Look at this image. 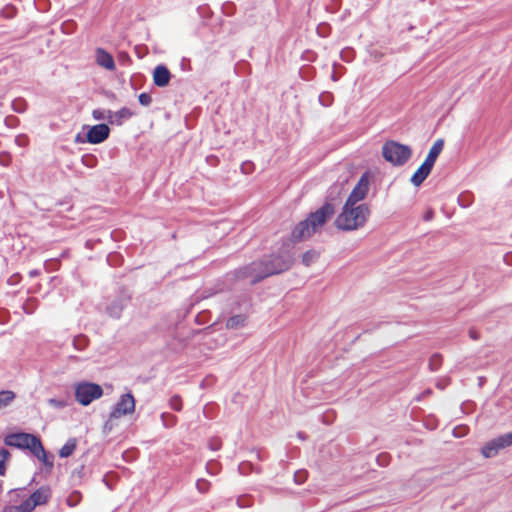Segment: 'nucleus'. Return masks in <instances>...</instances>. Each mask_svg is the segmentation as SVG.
<instances>
[{
	"mask_svg": "<svg viewBox=\"0 0 512 512\" xmlns=\"http://www.w3.org/2000/svg\"><path fill=\"white\" fill-rule=\"evenodd\" d=\"M170 406L173 410L175 411H180L182 409V403H181V399L180 397L178 396H173L171 399H170Z\"/></svg>",
	"mask_w": 512,
	"mask_h": 512,
	"instance_id": "c85d7f7f",
	"label": "nucleus"
},
{
	"mask_svg": "<svg viewBox=\"0 0 512 512\" xmlns=\"http://www.w3.org/2000/svg\"><path fill=\"white\" fill-rule=\"evenodd\" d=\"M20 140H21V137H17V138H16V142H17V143H20Z\"/></svg>",
	"mask_w": 512,
	"mask_h": 512,
	"instance_id": "37998d69",
	"label": "nucleus"
},
{
	"mask_svg": "<svg viewBox=\"0 0 512 512\" xmlns=\"http://www.w3.org/2000/svg\"><path fill=\"white\" fill-rule=\"evenodd\" d=\"M433 215H434L433 211H432L431 209H429V210H427V211L425 212V214L423 215V219H424L425 221H430V220L433 218Z\"/></svg>",
	"mask_w": 512,
	"mask_h": 512,
	"instance_id": "f704fd0d",
	"label": "nucleus"
},
{
	"mask_svg": "<svg viewBox=\"0 0 512 512\" xmlns=\"http://www.w3.org/2000/svg\"><path fill=\"white\" fill-rule=\"evenodd\" d=\"M432 168L433 167H431L423 162L422 165L412 175V177L410 179L411 183L416 187L420 186L424 182V180L428 177Z\"/></svg>",
	"mask_w": 512,
	"mask_h": 512,
	"instance_id": "ddd939ff",
	"label": "nucleus"
},
{
	"mask_svg": "<svg viewBox=\"0 0 512 512\" xmlns=\"http://www.w3.org/2000/svg\"><path fill=\"white\" fill-rule=\"evenodd\" d=\"M292 256L285 252L281 255L271 256L259 262H253L238 272V277L249 279L251 284L268 276L288 270L292 265Z\"/></svg>",
	"mask_w": 512,
	"mask_h": 512,
	"instance_id": "f257e3e1",
	"label": "nucleus"
},
{
	"mask_svg": "<svg viewBox=\"0 0 512 512\" xmlns=\"http://www.w3.org/2000/svg\"><path fill=\"white\" fill-rule=\"evenodd\" d=\"M79 342H85V337L80 336V337L76 338V339L74 340V345H75V347H77V348H78V343H79Z\"/></svg>",
	"mask_w": 512,
	"mask_h": 512,
	"instance_id": "58836bf2",
	"label": "nucleus"
},
{
	"mask_svg": "<svg viewBox=\"0 0 512 512\" xmlns=\"http://www.w3.org/2000/svg\"><path fill=\"white\" fill-rule=\"evenodd\" d=\"M96 63L110 71L115 69V62L112 55L102 48L96 49Z\"/></svg>",
	"mask_w": 512,
	"mask_h": 512,
	"instance_id": "f8f14e48",
	"label": "nucleus"
},
{
	"mask_svg": "<svg viewBox=\"0 0 512 512\" xmlns=\"http://www.w3.org/2000/svg\"><path fill=\"white\" fill-rule=\"evenodd\" d=\"M111 110L107 109H95L92 112V116L95 120H107L110 123Z\"/></svg>",
	"mask_w": 512,
	"mask_h": 512,
	"instance_id": "393cba45",
	"label": "nucleus"
},
{
	"mask_svg": "<svg viewBox=\"0 0 512 512\" xmlns=\"http://www.w3.org/2000/svg\"><path fill=\"white\" fill-rule=\"evenodd\" d=\"M128 300V298H121L120 300L111 303V305L107 308L109 315L114 318H119Z\"/></svg>",
	"mask_w": 512,
	"mask_h": 512,
	"instance_id": "f3484780",
	"label": "nucleus"
},
{
	"mask_svg": "<svg viewBox=\"0 0 512 512\" xmlns=\"http://www.w3.org/2000/svg\"><path fill=\"white\" fill-rule=\"evenodd\" d=\"M319 257V254L315 250H309L305 252L302 256V263L305 266H310L312 263H314Z\"/></svg>",
	"mask_w": 512,
	"mask_h": 512,
	"instance_id": "5701e85b",
	"label": "nucleus"
},
{
	"mask_svg": "<svg viewBox=\"0 0 512 512\" xmlns=\"http://www.w3.org/2000/svg\"><path fill=\"white\" fill-rule=\"evenodd\" d=\"M369 186H370V180H369V176H368V173H364L358 183L356 184V186L354 187V189L351 191L348 199L346 200V203H349V205H358L360 201H362L368 191H369Z\"/></svg>",
	"mask_w": 512,
	"mask_h": 512,
	"instance_id": "6e6552de",
	"label": "nucleus"
},
{
	"mask_svg": "<svg viewBox=\"0 0 512 512\" xmlns=\"http://www.w3.org/2000/svg\"><path fill=\"white\" fill-rule=\"evenodd\" d=\"M77 446V440L75 438H70L59 450V456L61 458H67L71 456Z\"/></svg>",
	"mask_w": 512,
	"mask_h": 512,
	"instance_id": "a211bd4d",
	"label": "nucleus"
},
{
	"mask_svg": "<svg viewBox=\"0 0 512 512\" xmlns=\"http://www.w3.org/2000/svg\"><path fill=\"white\" fill-rule=\"evenodd\" d=\"M494 441V444H496L500 450L509 447L512 445V433L500 435L494 438Z\"/></svg>",
	"mask_w": 512,
	"mask_h": 512,
	"instance_id": "aec40b11",
	"label": "nucleus"
},
{
	"mask_svg": "<svg viewBox=\"0 0 512 512\" xmlns=\"http://www.w3.org/2000/svg\"><path fill=\"white\" fill-rule=\"evenodd\" d=\"M10 457V453L6 449L0 450V475L3 476L6 471L5 462Z\"/></svg>",
	"mask_w": 512,
	"mask_h": 512,
	"instance_id": "bb28decb",
	"label": "nucleus"
},
{
	"mask_svg": "<svg viewBox=\"0 0 512 512\" xmlns=\"http://www.w3.org/2000/svg\"><path fill=\"white\" fill-rule=\"evenodd\" d=\"M3 512H31L30 511V504L26 503V501L24 500L19 505H8V506H5L4 509H3Z\"/></svg>",
	"mask_w": 512,
	"mask_h": 512,
	"instance_id": "4be33fe9",
	"label": "nucleus"
},
{
	"mask_svg": "<svg viewBox=\"0 0 512 512\" xmlns=\"http://www.w3.org/2000/svg\"><path fill=\"white\" fill-rule=\"evenodd\" d=\"M171 73L164 65H158L153 71V81L158 87H165L169 84Z\"/></svg>",
	"mask_w": 512,
	"mask_h": 512,
	"instance_id": "9b49d317",
	"label": "nucleus"
},
{
	"mask_svg": "<svg viewBox=\"0 0 512 512\" xmlns=\"http://www.w3.org/2000/svg\"><path fill=\"white\" fill-rule=\"evenodd\" d=\"M334 213V206L331 203H325L294 228L292 231L293 240L302 241L310 238L323 227Z\"/></svg>",
	"mask_w": 512,
	"mask_h": 512,
	"instance_id": "f03ea898",
	"label": "nucleus"
},
{
	"mask_svg": "<svg viewBox=\"0 0 512 512\" xmlns=\"http://www.w3.org/2000/svg\"><path fill=\"white\" fill-rule=\"evenodd\" d=\"M196 487H197L199 492L204 493V492H206L208 490L209 483L206 480H204V479H199L196 482Z\"/></svg>",
	"mask_w": 512,
	"mask_h": 512,
	"instance_id": "473e14b6",
	"label": "nucleus"
},
{
	"mask_svg": "<svg viewBox=\"0 0 512 512\" xmlns=\"http://www.w3.org/2000/svg\"><path fill=\"white\" fill-rule=\"evenodd\" d=\"M52 491L49 486H42L33 492L30 497L25 499L26 503L30 504V511L32 512L37 506L45 505L51 498Z\"/></svg>",
	"mask_w": 512,
	"mask_h": 512,
	"instance_id": "1a4fd4ad",
	"label": "nucleus"
},
{
	"mask_svg": "<svg viewBox=\"0 0 512 512\" xmlns=\"http://www.w3.org/2000/svg\"><path fill=\"white\" fill-rule=\"evenodd\" d=\"M39 461H41L45 466L51 468L53 467V456L49 457L47 452L45 451L41 441L37 443V445L33 448L31 452Z\"/></svg>",
	"mask_w": 512,
	"mask_h": 512,
	"instance_id": "dca6fc26",
	"label": "nucleus"
},
{
	"mask_svg": "<svg viewBox=\"0 0 512 512\" xmlns=\"http://www.w3.org/2000/svg\"><path fill=\"white\" fill-rule=\"evenodd\" d=\"M15 398V393L10 390L0 391V410L7 407Z\"/></svg>",
	"mask_w": 512,
	"mask_h": 512,
	"instance_id": "412c9836",
	"label": "nucleus"
},
{
	"mask_svg": "<svg viewBox=\"0 0 512 512\" xmlns=\"http://www.w3.org/2000/svg\"><path fill=\"white\" fill-rule=\"evenodd\" d=\"M377 460L381 465H383L387 461V455L381 454L378 456Z\"/></svg>",
	"mask_w": 512,
	"mask_h": 512,
	"instance_id": "e433bc0d",
	"label": "nucleus"
},
{
	"mask_svg": "<svg viewBox=\"0 0 512 512\" xmlns=\"http://www.w3.org/2000/svg\"><path fill=\"white\" fill-rule=\"evenodd\" d=\"M307 479V472L305 470H299L294 474V480L296 483L301 484Z\"/></svg>",
	"mask_w": 512,
	"mask_h": 512,
	"instance_id": "7c9ffc66",
	"label": "nucleus"
},
{
	"mask_svg": "<svg viewBox=\"0 0 512 512\" xmlns=\"http://www.w3.org/2000/svg\"><path fill=\"white\" fill-rule=\"evenodd\" d=\"M40 439L29 433H11L5 436L4 443L7 446L15 447L18 449H27L32 452L33 448L37 445Z\"/></svg>",
	"mask_w": 512,
	"mask_h": 512,
	"instance_id": "423d86ee",
	"label": "nucleus"
},
{
	"mask_svg": "<svg viewBox=\"0 0 512 512\" xmlns=\"http://www.w3.org/2000/svg\"><path fill=\"white\" fill-rule=\"evenodd\" d=\"M135 411V399L131 393L121 395L109 415V421L132 414Z\"/></svg>",
	"mask_w": 512,
	"mask_h": 512,
	"instance_id": "0eeeda50",
	"label": "nucleus"
},
{
	"mask_svg": "<svg viewBox=\"0 0 512 512\" xmlns=\"http://www.w3.org/2000/svg\"><path fill=\"white\" fill-rule=\"evenodd\" d=\"M48 403L50 406L58 408V409L64 408L67 405L66 401L55 399V398L49 399Z\"/></svg>",
	"mask_w": 512,
	"mask_h": 512,
	"instance_id": "2f4dec72",
	"label": "nucleus"
},
{
	"mask_svg": "<svg viewBox=\"0 0 512 512\" xmlns=\"http://www.w3.org/2000/svg\"><path fill=\"white\" fill-rule=\"evenodd\" d=\"M384 159L394 166L404 165L411 157V148L396 141H387L382 147Z\"/></svg>",
	"mask_w": 512,
	"mask_h": 512,
	"instance_id": "20e7f679",
	"label": "nucleus"
},
{
	"mask_svg": "<svg viewBox=\"0 0 512 512\" xmlns=\"http://www.w3.org/2000/svg\"><path fill=\"white\" fill-rule=\"evenodd\" d=\"M82 500V495L79 491H72L67 499H66V504L69 506V507H76Z\"/></svg>",
	"mask_w": 512,
	"mask_h": 512,
	"instance_id": "b1692460",
	"label": "nucleus"
},
{
	"mask_svg": "<svg viewBox=\"0 0 512 512\" xmlns=\"http://www.w3.org/2000/svg\"><path fill=\"white\" fill-rule=\"evenodd\" d=\"M103 395L100 385L91 382H80L75 385V398L83 406L89 405L92 401Z\"/></svg>",
	"mask_w": 512,
	"mask_h": 512,
	"instance_id": "39448f33",
	"label": "nucleus"
},
{
	"mask_svg": "<svg viewBox=\"0 0 512 512\" xmlns=\"http://www.w3.org/2000/svg\"><path fill=\"white\" fill-rule=\"evenodd\" d=\"M444 146V141L442 139H438L434 142L432 147L430 148L428 155L426 159L424 160V163L427 165L433 167L435 164L436 159L438 158L439 154L441 153Z\"/></svg>",
	"mask_w": 512,
	"mask_h": 512,
	"instance_id": "2eb2a0df",
	"label": "nucleus"
},
{
	"mask_svg": "<svg viewBox=\"0 0 512 512\" xmlns=\"http://www.w3.org/2000/svg\"><path fill=\"white\" fill-rule=\"evenodd\" d=\"M11 158L7 153H0V165L8 166L10 164Z\"/></svg>",
	"mask_w": 512,
	"mask_h": 512,
	"instance_id": "72a5a7b5",
	"label": "nucleus"
},
{
	"mask_svg": "<svg viewBox=\"0 0 512 512\" xmlns=\"http://www.w3.org/2000/svg\"><path fill=\"white\" fill-rule=\"evenodd\" d=\"M369 215L370 209L367 204L349 205L345 202L342 212L335 220V225L343 231L357 230L365 225Z\"/></svg>",
	"mask_w": 512,
	"mask_h": 512,
	"instance_id": "7ed1b4c3",
	"label": "nucleus"
},
{
	"mask_svg": "<svg viewBox=\"0 0 512 512\" xmlns=\"http://www.w3.org/2000/svg\"><path fill=\"white\" fill-rule=\"evenodd\" d=\"M110 129L106 124H98L89 127L86 138L91 144H99L109 137Z\"/></svg>",
	"mask_w": 512,
	"mask_h": 512,
	"instance_id": "9d476101",
	"label": "nucleus"
},
{
	"mask_svg": "<svg viewBox=\"0 0 512 512\" xmlns=\"http://www.w3.org/2000/svg\"><path fill=\"white\" fill-rule=\"evenodd\" d=\"M494 439L487 442L481 449V453L485 458H492L498 454L500 448L494 444Z\"/></svg>",
	"mask_w": 512,
	"mask_h": 512,
	"instance_id": "6ab92c4d",
	"label": "nucleus"
},
{
	"mask_svg": "<svg viewBox=\"0 0 512 512\" xmlns=\"http://www.w3.org/2000/svg\"><path fill=\"white\" fill-rule=\"evenodd\" d=\"M244 317L241 315L233 316L227 320L226 326L228 328H236L244 324Z\"/></svg>",
	"mask_w": 512,
	"mask_h": 512,
	"instance_id": "a878e982",
	"label": "nucleus"
},
{
	"mask_svg": "<svg viewBox=\"0 0 512 512\" xmlns=\"http://www.w3.org/2000/svg\"><path fill=\"white\" fill-rule=\"evenodd\" d=\"M20 109H21V106H18V108H16V107H15V110H16L17 112H20V111H21Z\"/></svg>",
	"mask_w": 512,
	"mask_h": 512,
	"instance_id": "a19ab883",
	"label": "nucleus"
},
{
	"mask_svg": "<svg viewBox=\"0 0 512 512\" xmlns=\"http://www.w3.org/2000/svg\"><path fill=\"white\" fill-rule=\"evenodd\" d=\"M211 450H218L220 448V442L218 440H212L210 443Z\"/></svg>",
	"mask_w": 512,
	"mask_h": 512,
	"instance_id": "c9c22d12",
	"label": "nucleus"
},
{
	"mask_svg": "<svg viewBox=\"0 0 512 512\" xmlns=\"http://www.w3.org/2000/svg\"><path fill=\"white\" fill-rule=\"evenodd\" d=\"M133 116V113L130 109L123 107L120 110L114 112L111 111L110 115V124L120 126L123 124L125 120L130 119Z\"/></svg>",
	"mask_w": 512,
	"mask_h": 512,
	"instance_id": "4468645a",
	"label": "nucleus"
},
{
	"mask_svg": "<svg viewBox=\"0 0 512 512\" xmlns=\"http://www.w3.org/2000/svg\"><path fill=\"white\" fill-rule=\"evenodd\" d=\"M139 103L143 106H149L152 102V97L148 93H141L138 97Z\"/></svg>",
	"mask_w": 512,
	"mask_h": 512,
	"instance_id": "c756f323",
	"label": "nucleus"
},
{
	"mask_svg": "<svg viewBox=\"0 0 512 512\" xmlns=\"http://www.w3.org/2000/svg\"><path fill=\"white\" fill-rule=\"evenodd\" d=\"M441 365V356L438 354L433 355L429 360V367L432 371H436Z\"/></svg>",
	"mask_w": 512,
	"mask_h": 512,
	"instance_id": "cd10ccee",
	"label": "nucleus"
},
{
	"mask_svg": "<svg viewBox=\"0 0 512 512\" xmlns=\"http://www.w3.org/2000/svg\"><path fill=\"white\" fill-rule=\"evenodd\" d=\"M469 335H470V337H471L472 339H474V340H477V339L479 338L478 333H477L475 330H473V329H471V330L469 331Z\"/></svg>",
	"mask_w": 512,
	"mask_h": 512,
	"instance_id": "4c0bfd02",
	"label": "nucleus"
},
{
	"mask_svg": "<svg viewBox=\"0 0 512 512\" xmlns=\"http://www.w3.org/2000/svg\"><path fill=\"white\" fill-rule=\"evenodd\" d=\"M20 109H21V106H18V108H16V107H15V110H16L17 112H20V111H21Z\"/></svg>",
	"mask_w": 512,
	"mask_h": 512,
	"instance_id": "79ce46f5",
	"label": "nucleus"
},
{
	"mask_svg": "<svg viewBox=\"0 0 512 512\" xmlns=\"http://www.w3.org/2000/svg\"><path fill=\"white\" fill-rule=\"evenodd\" d=\"M29 275H30L31 277H35V276L39 275V271H38V270H31V271L29 272Z\"/></svg>",
	"mask_w": 512,
	"mask_h": 512,
	"instance_id": "ea45409f",
	"label": "nucleus"
}]
</instances>
